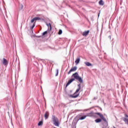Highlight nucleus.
Returning <instances> with one entry per match:
<instances>
[{
    "instance_id": "6",
    "label": "nucleus",
    "mask_w": 128,
    "mask_h": 128,
    "mask_svg": "<svg viewBox=\"0 0 128 128\" xmlns=\"http://www.w3.org/2000/svg\"><path fill=\"white\" fill-rule=\"evenodd\" d=\"M78 69V67L76 66H74V68H72L70 71L68 72V74H70L72 72H76V70Z\"/></svg>"
},
{
    "instance_id": "11",
    "label": "nucleus",
    "mask_w": 128,
    "mask_h": 128,
    "mask_svg": "<svg viewBox=\"0 0 128 128\" xmlns=\"http://www.w3.org/2000/svg\"><path fill=\"white\" fill-rule=\"evenodd\" d=\"M122 120H123L124 122L126 124L128 125V118H123Z\"/></svg>"
},
{
    "instance_id": "14",
    "label": "nucleus",
    "mask_w": 128,
    "mask_h": 128,
    "mask_svg": "<svg viewBox=\"0 0 128 128\" xmlns=\"http://www.w3.org/2000/svg\"><path fill=\"white\" fill-rule=\"evenodd\" d=\"M99 4H100V6H104V1H102V0H100L99 2Z\"/></svg>"
},
{
    "instance_id": "22",
    "label": "nucleus",
    "mask_w": 128,
    "mask_h": 128,
    "mask_svg": "<svg viewBox=\"0 0 128 128\" xmlns=\"http://www.w3.org/2000/svg\"><path fill=\"white\" fill-rule=\"evenodd\" d=\"M36 38H42L41 36H36Z\"/></svg>"
},
{
    "instance_id": "2",
    "label": "nucleus",
    "mask_w": 128,
    "mask_h": 128,
    "mask_svg": "<svg viewBox=\"0 0 128 128\" xmlns=\"http://www.w3.org/2000/svg\"><path fill=\"white\" fill-rule=\"evenodd\" d=\"M86 116H91L93 118H96V112H92L88 113L86 116H82L80 118H79V120H84Z\"/></svg>"
},
{
    "instance_id": "3",
    "label": "nucleus",
    "mask_w": 128,
    "mask_h": 128,
    "mask_svg": "<svg viewBox=\"0 0 128 128\" xmlns=\"http://www.w3.org/2000/svg\"><path fill=\"white\" fill-rule=\"evenodd\" d=\"M96 114L100 118H97L96 119V122H102V120H104L105 122H108V121H106V119L104 118V115L100 113V112H97Z\"/></svg>"
},
{
    "instance_id": "24",
    "label": "nucleus",
    "mask_w": 128,
    "mask_h": 128,
    "mask_svg": "<svg viewBox=\"0 0 128 128\" xmlns=\"http://www.w3.org/2000/svg\"><path fill=\"white\" fill-rule=\"evenodd\" d=\"M95 122H96V119L95 120Z\"/></svg>"
},
{
    "instance_id": "1",
    "label": "nucleus",
    "mask_w": 128,
    "mask_h": 128,
    "mask_svg": "<svg viewBox=\"0 0 128 128\" xmlns=\"http://www.w3.org/2000/svg\"><path fill=\"white\" fill-rule=\"evenodd\" d=\"M72 78H72L68 80V82L66 84V87L68 86H70V84H72V82H74V80H78V82L81 83L82 82V79L80 76H78V72H76L74 74H72Z\"/></svg>"
},
{
    "instance_id": "15",
    "label": "nucleus",
    "mask_w": 128,
    "mask_h": 128,
    "mask_svg": "<svg viewBox=\"0 0 128 128\" xmlns=\"http://www.w3.org/2000/svg\"><path fill=\"white\" fill-rule=\"evenodd\" d=\"M43 122H42V121H40L38 123V126H42V124H43Z\"/></svg>"
},
{
    "instance_id": "9",
    "label": "nucleus",
    "mask_w": 128,
    "mask_h": 128,
    "mask_svg": "<svg viewBox=\"0 0 128 128\" xmlns=\"http://www.w3.org/2000/svg\"><path fill=\"white\" fill-rule=\"evenodd\" d=\"M88 34H90V30H89L83 32L82 36H88Z\"/></svg>"
},
{
    "instance_id": "10",
    "label": "nucleus",
    "mask_w": 128,
    "mask_h": 128,
    "mask_svg": "<svg viewBox=\"0 0 128 128\" xmlns=\"http://www.w3.org/2000/svg\"><path fill=\"white\" fill-rule=\"evenodd\" d=\"M80 58H76V60L75 61V64H80Z\"/></svg>"
},
{
    "instance_id": "26",
    "label": "nucleus",
    "mask_w": 128,
    "mask_h": 128,
    "mask_svg": "<svg viewBox=\"0 0 128 128\" xmlns=\"http://www.w3.org/2000/svg\"><path fill=\"white\" fill-rule=\"evenodd\" d=\"M22 7H23V6H22Z\"/></svg>"
},
{
    "instance_id": "13",
    "label": "nucleus",
    "mask_w": 128,
    "mask_h": 128,
    "mask_svg": "<svg viewBox=\"0 0 128 128\" xmlns=\"http://www.w3.org/2000/svg\"><path fill=\"white\" fill-rule=\"evenodd\" d=\"M46 26L48 28H50V30H52V25L50 24V23L46 24Z\"/></svg>"
},
{
    "instance_id": "18",
    "label": "nucleus",
    "mask_w": 128,
    "mask_h": 128,
    "mask_svg": "<svg viewBox=\"0 0 128 128\" xmlns=\"http://www.w3.org/2000/svg\"><path fill=\"white\" fill-rule=\"evenodd\" d=\"M48 34V32L45 31V32H44L42 34V36H45V34Z\"/></svg>"
},
{
    "instance_id": "25",
    "label": "nucleus",
    "mask_w": 128,
    "mask_h": 128,
    "mask_svg": "<svg viewBox=\"0 0 128 128\" xmlns=\"http://www.w3.org/2000/svg\"><path fill=\"white\" fill-rule=\"evenodd\" d=\"M98 16H100V14H98Z\"/></svg>"
},
{
    "instance_id": "8",
    "label": "nucleus",
    "mask_w": 128,
    "mask_h": 128,
    "mask_svg": "<svg viewBox=\"0 0 128 128\" xmlns=\"http://www.w3.org/2000/svg\"><path fill=\"white\" fill-rule=\"evenodd\" d=\"M2 64H4V66H8V60H6V59L4 58H3V60H2Z\"/></svg>"
},
{
    "instance_id": "4",
    "label": "nucleus",
    "mask_w": 128,
    "mask_h": 128,
    "mask_svg": "<svg viewBox=\"0 0 128 128\" xmlns=\"http://www.w3.org/2000/svg\"><path fill=\"white\" fill-rule=\"evenodd\" d=\"M78 88L76 90V92L74 94L69 95V96H70V98H78V96H80L79 94H78V92H80V84H78Z\"/></svg>"
},
{
    "instance_id": "27",
    "label": "nucleus",
    "mask_w": 128,
    "mask_h": 128,
    "mask_svg": "<svg viewBox=\"0 0 128 128\" xmlns=\"http://www.w3.org/2000/svg\"><path fill=\"white\" fill-rule=\"evenodd\" d=\"M113 128H116V127H114V126H113Z\"/></svg>"
},
{
    "instance_id": "23",
    "label": "nucleus",
    "mask_w": 128,
    "mask_h": 128,
    "mask_svg": "<svg viewBox=\"0 0 128 128\" xmlns=\"http://www.w3.org/2000/svg\"><path fill=\"white\" fill-rule=\"evenodd\" d=\"M124 116H126V118H128V116L126 114H124Z\"/></svg>"
},
{
    "instance_id": "12",
    "label": "nucleus",
    "mask_w": 128,
    "mask_h": 128,
    "mask_svg": "<svg viewBox=\"0 0 128 128\" xmlns=\"http://www.w3.org/2000/svg\"><path fill=\"white\" fill-rule=\"evenodd\" d=\"M84 64L87 66H92V64H90V62H85Z\"/></svg>"
},
{
    "instance_id": "7",
    "label": "nucleus",
    "mask_w": 128,
    "mask_h": 128,
    "mask_svg": "<svg viewBox=\"0 0 128 128\" xmlns=\"http://www.w3.org/2000/svg\"><path fill=\"white\" fill-rule=\"evenodd\" d=\"M50 116V113L48 112H46L44 114V118L45 120H48V116Z\"/></svg>"
},
{
    "instance_id": "17",
    "label": "nucleus",
    "mask_w": 128,
    "mask_h": 128,
    "mask_svg": "<svg viewBox=\"0 0 128 128\" xmlns=\"http://www.w3.org/2000/svg\"><path fill=\"white\" fill-rule=\"evenodd\" d=\"M58 34H62V30H60Z\"/></svg>"
},
{
    "instance_id": "20",
    "label": "nucleus",
    "mask_w": 128,
    "mask_h": 128,
    "mask_svg": "<svg viewBox=\"0 0 128 128\" xmlns=\"http://www.w3.org/2000/svg\"><path fill=\"white\" fill-rule=\"evenodd\" d=\"M36 22V20H34V18L31 20V22Z\"/></svg>"
},
{
    "instance_id": "19",
    "label": "nucleus",
    "mask_w": 128,
    "mask_h": 128,
    "mask_svg": "<svg viewBox=\"0 0 128 128\" xmlns=\"http://www.w3.org/2000/svg\"><path fill=\"white\" fill-rule=\"evenodd\" d=\"M35 26H36V22L34 23L32 26L31 27L32 30V28H34Z\"/></svg>"
},
{
    "instance_id": "21",
    "label": "nucleus",
    "mask_w": 128,
    "mask_h": 128,
    "mask_svg": "<svg viewBox=\"0 0 128 128\" xmlns=\"http://www.w3.org/2000/svg\"><path fill=\"white\" fill-rule=\"evenodd\" d=\"M58 70L57 73H56V76H58Z\"/></svg>"
},
{
    "instance_id": "16",
    "label": "nucleus",
    "mask_w": 128,
    "mask_h": 128,
    "mask_svg": "<svg viewBox=\"0 0 128 128\" xmlns=\"http://www.w3.org/2000/svg\"><path fill=\"white\" fill-rule=\"evenodd\" d=\"M34 20L36 22V20H40V18L39 17H35L34 18Z\"/></svg>"
},
{
    "instance_id": "5",
    "label": "nucleus",
    "mask_w": 128,
    "mask_h": 128,
    "mask_svg": "<svg viewBox=\"0 0 128 128\" xmlns=\"http://www.w3.org/2000/svg\"><path fill=\"white\" fill-rule=\"evenodd\" d=\"M52 120L54 126H60V121H58V118L56 116H52Z\"/></svg>"
}]
</instances>
